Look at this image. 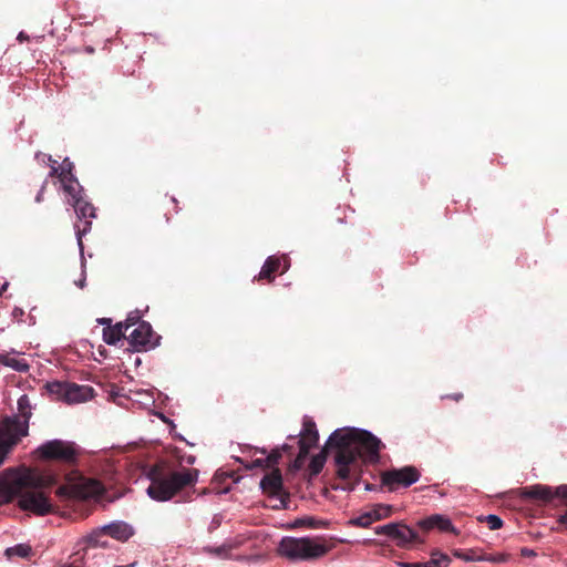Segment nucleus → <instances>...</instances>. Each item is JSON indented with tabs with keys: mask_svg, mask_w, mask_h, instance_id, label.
<instances>
[{
	"mask_svg": "<svg viewBox=\"0 0 567 567\" xmlns=\"http://www.w3.org/2000/svg\"><path fill=\"white\" fill-rule=\"evenodd\" d=\"M327 446L336 450L337 476L347 481L359 475L362 463H378L383 444L365 430L340 429L330 435Z\"/></svg>",
	"mask_w": 567,
	"mask_h": 567,
	"instance_id": "1",
	"label": "nucleus"
},
{
	"mask_svg": "<svg viewBox=\"0 0 567 567\" xmlns=\"http://www.w3.org/2000/svg\"><path fill=\"white\" fill-rule=\"evenodd\" d=\"M51 483V478L28 470L10 481H0V497L3 503L18 498V506L22 511L44 516L53 512V505L43 489Z\"/></svg>",
	"mask_w": 567,
	"mask_h": 567,
	"instance_id": "2",
	"label": "nucleus"
},
{
	"mask_svg": "<svg viewBox=\"0 0 567 567\" xmlns=\"http://www.w3.org/2000/svg\"><path fill=\"white\" fill-rule=\"evenodd\" d=\"M198 470L184 466L172 467L165 462L153 465L148 472L151 481L146 492L157 502H167L181 491L193 487L198 481Z\"/></svg>",
	"mask_w": 567,
	"mask_h": 567,
	"instance_id": "3",
	"label": "nucleus"
},
{
	"mask_svg": "<svg viewBox=\"0 0 567 567\" xmlns=\"http://www.w3.org/2000/svg\"><path fill=\"white\" fill-rule=\"evenodd\" d=\"M331 546L322 538L284 537L279 543V553L292 560H311L327 555Z\"/></svg>",
	"mask_w": 567,
	"mask_h": 567,
	"instance_id": "4",
	"label": "nucleus"
},
{
	"mask_svg": "<svg viewBox=\"0 0 567 567\" xmlns=\"http://www.w3.org/2000/svg\"><path fill=\"white\" fill-rule=\"evenodd\" d=\"M40 458L44 461H56L66 465H74L78 461L80 449L74 442L63 440H51L37 450Z\"/></svg>",
	"mask_w": 567,
	"mask_h": 567,
	"instance_id": "5",
	"label": "nucleus"
},
{
	"mask_svg": "<svg viewBox=\"0 0 567 567\" xmlns=\"http://www.w3.org/2000/svg\"><path fill=\"white\" fill-rule=\"evenodd\" d=\"M104 491L100 481L81 476L74 483L60 486L56 494L66 498L87 499L101 496Z\"/></svg>",
	"mask_w": 567,
	"mask_h": 567,
	"instance_id": "6",
	"label": "nucleus"
},
{
	"mask_svg": "<svg viewBox=\"0 0 567 567\" xmlns=\"http://www.w3.org/2000/svg\"><path fill=\"white\" fill-rule=\"evenodd\" d=\"M420 472L414 466H403L382 472L381 488L388 487L389 491H395L399 487H409L420 480Z\"/></svg>",
	"mask_w": 567,
	"mask_h": 567,
	"instance_id": "7",
	"label": "nucleus"
},
{
	"mask_svg": "<svg viewBox=\"0 0 567 567\" xmlns=\"http://www.w3.org/2000/svg\"><path fill=\"white\" fill-rule=\"evenodd\" d=\"M520 495L525 498L540 501L544 503L551 502L555 497L561 498L567 505V485H560L553 489L546 485H533L522 489ZM560 523L567 525V512L560 517Z\"/></svg>",
	"mask_w": 567,
	"mask_h": 567,
	"instance_id": "8",
	"label": "nucleus"
},
{
	"mask_svg": "<svg viewBox=\"0 0 567 567\" xmlns=\"http://www.w3.org/2000/svg\"><path fill=\"white\" fill-rule=\"evenodd\" d=\"M159 339L161 337L146 321H141L127 336L130 346L137 352L154 349L159 343Z\"/></svg>",
	"mask_w": 567,
	"mask_h": 567,
	"instance_id": "9",
	"label": "nucleus"
},
{
	"mask_svg": "<svg viewBox=\"0 0 567 567\" xmlns=\"http://www.w3.org/2000/svg\"><path fill=\"white\" fill-rule=\"evenodd\" d=\"M70 205L74 208L78 218L83 220L82 225H75L79 245L82 246V236L91 230L92 219L96 217V210L93 204L86 199L85 195L76 198V200H71Z\"/></svg>",
	"mask_w": 567,
	"mask_h": 567,
	"instance_id": "10",
	"label": "nucleus"
},
{
	"mask_svg": "<svg viewBox=\"0 0 567 567\" xmlns=\"http://www.w3.org/2000/svg\"><path fill=\"white\" fill-rule=\"evenodd\" d=\"M49 389L52 393H56L68 403L85 401L87 399L89 392L92 391V389L89 386L66 382L51 383Z\"/></svg>",
	"mask_w": 567,
	"mask_h": 567,
	"instance_id": "11",
	"label": "nucleus"
},
{
	"mask_svg": "<svg viewBox=\"0 0 567 567\" xmlns=\"http://www.w3.org/2000/svg\"><path fill=\"white\" fill-rule=\"evenodd\" d=\"M260 487L268 496H280L282 506L287 508L289 494L284 492L282 475L279 468H272L270 473L266 474L260 481Z\"/></svg>",
	"mask_w": 567,
	"mask_h": 567,
	"instance_id": "12",
	"label": "nucleus"
},
{
	"mask_svg": "<svg viewBox=\"0 0 567 567\" xmlns=\"http://www.w3.org/2000/svg\"><path fill=\"white\" fill-rule=\"evenodd\" d=\"M395 545L402 548L409 547L411 544L421 543L419 534L409 526L399 523L396 532L392 536Z\"/></svg>",
	"mask_w": 567,
	"mask_h": 567,
	"instance_id": "13",
	"label": "nucleus"
},
{
	"mask_svg": "<svg viewBox=\"0 0 567 567\" xmlns=\"http://www.w3.org/2000/svg\"><path fill=\"white\" fill-rule=\"evenodd\" d=\"M102 532L116 540L125 542L133 535L132 527L124 522H114L102 527Z\"/></svg>",
	"mask_w": 567,
	"mask_h": 567,
	"instance_id": "14",
	"label": "nucleus"
},
{
	"mask_svg": "<svg viewBox=\"0 0 567 567\" xmlns=\"http://www.w3.org/2000/svg\"><path fill=\"white\" fill-rule=\"evenodd\" d=\"M302 431L300 433L301 437L298 442L299 445H306L309 449L315 446L318 443L319 434L317 431L316 423L310 417H305L302 423Z\"/></svg>",
	"mask_w": 567,
	"mask_h": 567,
	"instance_id": "15",
	"label": "nucleus"
},
{
	"mask_svg": "<svg viewBox=\"0 0 567 567\" xmlns=\"http://www.w3.org/2000/svg\"><path fill=\"white\" fill-rule=\"evenodd\" d=\"M131 328L130 323L118 322L115 326H109L103 329V340L107 344H115L122 338H126V331Z\"/></svg>",
	"mask_w": 567,
	"mask_h": 567,
	"instance_id": "16",
	"label": "nucleus"
},
{
	"mask_svg": "<svg viewBox=\"0 0 567 567\" xmlns=\"http://www.w3.org/2000/svg\"><path fill=\"white\" fill-rule=\"evenodd\" d=\"M18 406L21 415L24 417V421L22 423L14 422L13 430L17 432L18 435L25 436L28 434V421L31 416L29 400L27 395H23L19 399Z\"/></svg>",
	"mask_w": 567,
	"mask_h": 567,
	"instance_id": "17",
	"label": "nucleus"
},
{
	"mask_svg": "<svg viewBox=\"0 0 567 567\" xmlns=\"http://www.w3.org/2000/svg\"><path fill=\"white\" fill-rule=\"evenodd\" d=\"M419 525L421 528L426 530L437 528L442 532H451L454 529L452 522L442 515H432L426 519L421 520Z\"/></svg>",
	"mask_w": 567,
	"mask_h": 567,
	"instance_id": "18",
	"label": "nucleus"
},
{
	"mask_svg": "<svg viewBox=\"0 0 567 567\" xmlns=\"http://www.w3.org/2000/svg\"><path fill=\"white\" fill-rule=\"evenodd\" d=\"M451 563V558L440 553L439 550H434L431 554V559L424 563H404L403 567H447Z\"/></svg>",
	"mask_w": 567,
	"mask_h": 567,
	"instance_id": "19",
	"label": "nucleus"
},
{
	"mask_svg": "<svg viewBox=\"0 0 567 567\" xmlns=\"http://www.w3.org/2000/svg\"><path fill=\"white\" fill-rule=\"evenodd\" d=\"M281 266V258L276 256H270L266 259L261 270L258 275V280H268L271 282L275 279V274L279 270Z\"/></svg>",
	"mask_w": 567,
	"mask_h": 567,
	"instance_id": "20",
	"label": "nucleus"
},
{
	"mask_svg": "<svg viewBox=\"0 0 567 567\" xmlns=\"http://www.w3.org/2000/svg\"><path fill=\"white\" fill-rule=\"evenodd\" d=\"M62 184L64 193L68 195V203L71 204V200H76V198H81L85 195L84 188L80 185L78 178L64 179V182H60Z\"/></svg>",
	"mask_w": 567,
	"mask_h": 567,
	"instance_id": "21",
	"label": "nucleus"
},
{
	"mask_svg": "<svg viewBox=\"0 0 567 567\" xmlns=\"http://www.w3.org/2000/svg\"><path fill=\"white\" fill-rule=\"evenodd\" d=\"M329 449L330 447L326 445L324 450L311 458L309 464V472L311 476H317L322 471L327 460V450Z\"/></svg>",
	"mask_w": 567,
	"mask_h": 567,
	"instance_id": "22",
	"label": "nucleus"
},
{
	"mask_svg": "<svg viewBox=\"0 0 567 567\" xmlns=\"http://www.w3.org/2000/svg\"><path fill=\"white\" fill-rule=\"evenodd\" d=\"M104 536V532H102V527L93 530L91 534H89L84 542L87 544L89 547H105L106 540L102 539Z\"/></svg>",
	"mask_w": 567,
	"mask_h": 567,
	"instance_id": "23",
	"label": "nucleus"
},
{
	"mask_svg": "<svg viewBox=\"0 0 567 567\" xmlns=\"http://www.w3.org/2000/svg\"><path fill=\"white\" fill-rule=\"evenodd\" d=\"M238 544H234L230 542H226L220 546L217 547H206L205 551L208 554L216 555L218 557L227 558L229 557L230 551L236 548Z\"/></svg>",
	"mask_w": 567,
	"mask_h": 567,
	"instance_id": "24",
	"label": "nucleus"
},
{
	"mask_svg": "<svg viewBox=\"0 0 567 567\" xmlns=\"http://www.w3.org/2000/svg\"><path fill=\"white\" fill-rule=\"evenodd\" d=\"M374 520H381L383 518H388L392 514V506L384 504H375L370 509Z\"/></svg>",
	"mask_w": 567,
	"mask_h": 567,
	"instance_id": "25",
	"label": "nucleus"
},
{
	"mask_svg": "<svg viewBox=\"0 0 567 567\" xmlns=\"http://www.w3.org/2000/svg\"><path fill=\"white\" fill-rule=\"evenodd\" d=\"M73 162H71L69 158H64L60 165L59 181L64 182V179L75 178L73 175Z\"/></svg>",
	"mask_w": 567,
	"mask_h": 567,
	"instance_id": "26",
	"label": "nucleus"
},
{
	"mask_svg": "<svg viewBox=\"0 0 567 567\" xmlns=\"http://www.w3.org/2000/svg\"><path fill=\"white\" fill-rule=\"evenodd\" d=\"M374 520L372 514L370 511L368 512H364L362 513L361 515H359L358 517H354L352 519H350V524L352 526H357V527H362V528H367L369 527Z\"/></svg>",
	"mask_w": 567,
	"mask_h": 567,
	"instance_id": "27",
	"label": "nucleus"
},
{
	"mask_svg": "<svg viewBox=\"0 0 567 567\" xmlns=\"http://www.w3.org/2000/svg\"><path fill=\"white\" fill-rule=\"evenodd\" d=\"M30 554H31V547L29 545H24V544H20V545H17V546L6 549V555L8 557L19 556L22 558H27V557H29Z\"/></svg>",
	"mask_w": 567,
	"mask_h": 567,
	"instance_id": "28",
	"label": "nucleus"
},
{
	"mask_svg": "<svg viewBox=\"0 0 567 567\" xmlns=\"http://www.w3.org/2000/svg\"><path fill=\"white\" fill-rule=\"evenodd\" d=\"M309 450L310 449L306 445H299V453L291 465V468L293 471H298L302 467L303 462L309 453Z\"/></svg>",
	"mask_w": 567,
	"mask_h": 567,
	"instance_id": "29",
	"label": "nucleus"
},
{
	"mask_svg": "<svg viewBox=\"0 0 567 567\" xmlns=\"http://www.w3.org/2000/svg\"><path fill=\"white\" fill-rule=\"evenodd\" d=\"M6 365L19 371V372H24L29 369V365L28 363H25L24 361L22 360H18V359H14V358H7L4 361H2Z\"/></svg>",
	"mask_w": 567,
	"mask_h": 567,
	"instance_id": "30",
	"label": "nucleus"
},
{
	"mask_svg": "<svg viewBox=\"0 0 567 567\" xmlns=\"http://www.w3.org/2000/svg\"><path fill=\"white\" fill-rule=\"evenodd\" d=\"M398 525H399V523H390V524L377 527L374 532L377 535H386L388 537H390L392 539L393 534L398 529Z\"/></svg>",
	"mask_w": 567,
	"mask_h": 567,
	"instance_id": "31",
	"label": "nucleus"
},
{
	"mask_svg": "<svg viewBox=\"0 0 567 567\" xmlns=\"http://www.w3.org/2000/svg\"><path fill=\"white\" fill-rule=\"evenodd\" d=\"M484 520L487 523L491 530H496L503 526V520L497 515H487L484 517Z\"/></svg>",
	"mask_w": 567,
	"mask_h": 567,
	"instance_id": "32",
	"label": "nucleus"
},
{
	"mask_svg": "<svg viewBox=\"0 0 567 567\" xmlns=\"http://www.w3.org/2000/svg\"><path fill=\"white\" fill-rule=\"evenodd\" d=\"M281 458V452L279 449H275L270 452V454L266 457L267 467L275 466L279 460Z\"/></svg>",
	"mask_w": 567,
	"mask_h": 567,
	"instance_id": "33",
	"label": "nucleus"
},
{
	"mask_svg": "<svg viewBox=\"0 0 567 567\" xmlns=\"http://www.w3.org/2000/svg\"><path fill=\"white\" fill-rule=\"evenodd\" d=\"M454 556L465 560V561H473V560H482V557H476L474 553H463L461 550H455Z\"/></svg>",
	"mask_w": 567,
	"mask_h": 567,
	"instance_id": "34",
	"label": "nucleus"
},
{
	"mask_svg": "<svg viewBox=\"0 0 567 567\" xmlns=\"http://www.w3.org/2000/svg\"><path fill=\"white\" fill-rule=\"evenodd\" d=\"M300 524L310 528H317L321 526V523L313 517H307L300 520Z\"/></svg>",
	"mask_w": 567,
	"mask_h": 567,
	"instance_id": "35",
	"label": "nucleus"
},
{
	"mask_svg": "<svg viewBox=\"0 0 567 567\" xmlns=\"http://www.w3.org/2000/svg\"><path fill=\"white\" fill-rule=\"evenodd\" d=\"M138 316H128L127 319L123 323H130L131 327L137 326L141 321Z\"/></svg>",
	"mask_w": 567,
	"mask_h": 567,
	"instance_id": "36",
	"label": "nucleus"
},
{
	"mask_svg": "<svg viewBox=\"0 0 567 567\" xmlns=\"http://www.w3.org/2000/svg\"><path fill=\"white\" fill-rule=\"evenodd\" d=\"M442 399H451V400L458 402L463 399V394L461 392L453 393V394H446V395H443Z\"/></svg>",
	"mask_w": 567,
	"mask_h": 567,
	"instance_id": "37",
	"label": "nucleus"
},
{
	"mask_svg": "<svg viewBox=\"0 0 567 567\" xmlns=\"http://www.w3.org/2000/svg\"><path fill=\"white\" fill-rule=\"evenodd\" d=\"M45 187H47V182L43 183V185L41 186L39 193L35 196V202L37 203H41L43 200V194H44Z\"/></svg>",
	"mask_w": 567,
	"mask_h": 567,
	"instance_id": "38",
	"label": "nucleus"
},
{
	"mask_svg": "<svg viewBox=\"0 0 567 567\" xmlns=\"http://www.w3.org/2000/svg\"><path fill=\"white\" fill-rule=\"evenodd\" d=\"M50 161L53 163V165L51 166V172H50V176H56L59 178V173H60V167H56L55 164H56V161H52L50 158Z\"/></svg>",
	"mask_w": 567,
	"mask_h": 567,
	"instance_id": "39",
	"label": "nucleus"
},
{
	"mask_svg": "<svg viewBox=\"0 0 567 567\" xmlns=\"http://www.w3.org/2000/svg\"><path fill=\"white\" fill-rule=\"evenodd\" d=\"M252 466L255 467H267L266 458H257L252 462Z\"/></svg>",
	"mask_w": 567,
	"mask_h": 567,
	"instance_id": "40",
	"label": "nucleus"
},
{
	"mask_svg": "<svg viewBox=\"0 0 567 567\" xmlns=\"http://www.w3.org/2000/svg\"><path fill=\"white\" fill-rule=\"evenodd\" d=\"M6 456V450L3 446L0 445V465L2 464Z\"/></svg>",
	"mask_w": 567,
	"mask_h": 567,
	"instance_id": "41",
	"label": "nucleus"
},
{
	"mask_svg": "<svg viewBox=\"0 0 567 567\" xmlns=\"http://www.w3.org/2000/svg\"><path fill=\"white\" fill-rule=\"evenodd\" d=\"M281 450H282L284 452H291V451H292V446H291V445H288V444H284V445H282V447H281Z\"/></svg>",
	"mask_w": 567,
	"mask_h": 567,
	"instance_id": "42",
	"label": "nucleus"
},
{
	"mask_svg": "<svg viewBox=\"0 0 567 567\" xmlns=\"http://www.w3.org/2000/svg\"><path fill=\"white\" fill-rule=\"evenodd\" d=\"M9 284L8 282H4L1 287H0V296L3 295V292L7 290Z\"/></svg>",
	"mask_w": 567,
	"mask_h": 567,
	"instance_id": "43",
	"label": "nucleus"
},
{
	"mask_svg": "<svg viewBox=\"0 0 567 567\" xmlns=\"http://www.w3.org/2000/svg\"><path fill=\"white\" fill-rule=\"evenodd\" d=\"M110 322H111V319H106V318L100 320V323H102V324H105V323L110 324Z\"/></svg>",
	"mask_w": 567,
	"mask_h": 567,
	"instance_id": "44",
	"label": "nucleus"
},
{
	"mask_svg": "<svg viewBox=\"0 0 567 567\" xmlns=\"http://www.w3.org/2000/svg\"><path fill=\"white\" fill-rule=\"evenodd\" d=\"M523 555H534L533 550H528V549H523Z\"/></svg>",
	"mask_w": 567,
	"mask_h": 567,
	"instance_id": "45",
	"label": "nucleus"
},
{
	"mask_svg": "<svg viewBox=\"0 0 567 567\" xmlns=\"http://www.w3.org/2000/svg\"><path fill=\"white\" fill-rule=\"evenodd\" d=\"M115 567H135V563L128 564V565H118V566H115Z\"/></svg>",
	"mask_w": 567,
	"mask_h": 567,
	"instance_id": "46",
	"label": "nucleus"
},
{
	"mask_svg": "<svg viewBox=\"0 0 567 567\" xmlns=\"http://www.w3.org/2000/svg\"><path fill=\"white\" fill-rule=\"evenodd\" d=\"M24 38H25V37H24V34H23L22 32H21V33L19 34V37H18V39H19V40H22V39H24Z\"/></svg>",
	"mask_w": 567,
	"mask_h": 567,
	"instance_id": "47",
	"label": "nucleus"
},
{
	"mask_svg": "<svg viewBox=\"0 0 567 567\" xmlns=\"http://www.w3.org/2000/svg\"><path fill=\"white\" fill-rule=\"evenodd\" d=\"M79 286H80L81 288H83V287H84V280H83V281H80Z\"/></svg>",
	"mask_w": 567,
	"mask_h": 567,
	"instance_id": "48",
	"label": "nucleus"
},
{
	"mask_svg": "<svg viewBox=\"0 0 567 567\" xmlns=\"http://www.w3.org/2000/svg\"><path fill=\"white\" fill-rule=\"evenodd\" d=\"M365 488H367V489H372V486H371L370 484H367V485H365Z\"/></svg>",
	"mask_w": 567,
	"mask_h": 567,
	"instance_id": "49",
	"label": "nucleus"
},
{
	"mask_svg": "<svg viewBox=\"0 0 567 567\" xmlns=\"http://www.w3.org/2000/svg\"><path fill=\"white\" fill-rule=\"evenodd\" d=\"M287 269H288V265H285V268L282 269L281 272H286Z\"/></svg>",
	"mask_w": 567,
	"mask_h": 567,
	"instance_id": "50",
	"label": "nucleus"
}]
</instances>
